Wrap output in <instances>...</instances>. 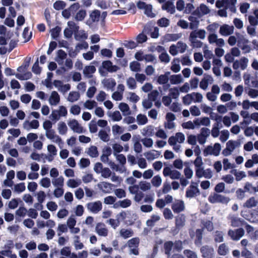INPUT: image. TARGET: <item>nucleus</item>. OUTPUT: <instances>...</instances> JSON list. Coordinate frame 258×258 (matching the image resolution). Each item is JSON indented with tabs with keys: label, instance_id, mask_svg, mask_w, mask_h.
Here are the masks:
<instances>
[{
	"label": "nucleus",
	"instance_id": "f257e3e1",
	"mask_svg": "<svg viewBox=\"0 0 258 258\" xmlns=\"http://www.w3.org/2000/svg\"><path fill=\"white\" fill-rule=\"evenodd\" d=\"M184 135L180 132L177 133L174 136L169 138L168 142L169 145L172 147L173 150L176 152H181V144L185 141Z\"/></svg>",
	"mask_w": 258,
	"mask_h": 258
},
{
	"label": "nucleus",
	"instance_id": "f03ea898",
	"mask_svg": "<svg viewBox=\"0 0 258 258\" xmlns=\"http://www.w3.org/2000/svg\"><path fill=\"white\" fill-rule=\"evenodd\" d=\"M107 16L106 12H103L101 15L100 12L98 10H94L91 12L89 15V18L86 24L91 27L93 23L98 22L100 19L103 21Z\"/></svg>",
	"mask_w": 258,
	"mask_h": 258
},
{
	"label": "nucleus",
	"instance_id": "7ed1b4c3",
	"mask_svg": "<svg viewBox=\"0 0 258 258\" xmlns=\"http://www.w3.org/2000/svg\"><path fill=\"white\" fill-rule=\"evenodd\" d=\"M68 114V111L64 106H59L57 109L53 110L49 116V118L53 121L58 120L61 117H66Z\"/></svg>",
	"mask_w": 258,
	"mask_h": 258
},
{
	"label": "nucleus",
	"instance_id": "20e7f679",
	"mask_svg": "<svg viewBox=\"0 0 258 258\" xmlns=\"http://www.w3.org/2000/svg\"><path fill=\"white\" fill-rule=\"evenodd\" d=\"M240 142L238 141L229 140L226 145V148L222 151V154L225 156L230 155L235 149L240 147Z\"/></svg>",
	"mask_w": 258,
	"mask_h": 258
},
{
	"label": "nucleus",
	"instance_id": "39448f33",
	"mask_svg": "<svg viewBox=\"0 0 258 258\" xmlns=\"http://www.w3.org/2000/svg\"><path fill=\"white\" fill-rule=\"evenodd\" d=\"M230 200L229 198L217 193L211 195L208 197V201L212 204L221 203L223 204H227Z\"/></svg>",
	"mask_w": 258,
	"mask_h": 258
},
{
	"label": "nucleus",
	"instance_id": "423d86ee",
	"mask_svg": "<svg viewBox=\"0 0 258 258\" xmlns=\"http://www.w3.org/2000/svg\"><path fill=\"white\" fill-rule=\"evenodd\" d=\"M221 149V145L219 143H215L213 146H208L203 151V155L205 157L209 155H214L217 156L219 155Z\"/></svg>",
	"mask_w": 258,
	"mask_h": 258
},
{
	"label": "nucleus",
	"instance_id": "0eeeda50",
	"mask_svg": "<svg viewBox=\"0 0 258 258\" xmlns=\"http://www.w3.org/2000/svg\"><path fill=\"white\" fill-rule=\"evenodd\" d=\"M200 195L198 184L193 181L191 182L190 186L186 189L185 196L188 198H192Z\"/></svg>",
	"mask_w": 258,
	"mask_h": 258
},
{
	"label": "nucleus",
	"instance_id": "6e6552de",
	"mask_svg": "<svg viewBox=\"0 0 258 258\" xmlns=\"http://www.w3.org/2000/svg\"><path fill=\"white\" fill-rule=\"evenodd\" d=\"M76 223L77 221L74 215L70 216L67 219V226L72 234H78L80 231V229L79 227H75Z\"/></svg>",
	"mask_w": 258,
	"mask_h": 258
},
{
	"label": "nucleus",
	"instance_id": "1a4fd4ad",
	"mask_svg": "<svg viewBox=\"0 0 258 258\" xmlns=\"http://www.w3.org/2000/svg\"><path fill=\"white\" fill-rule=\"evenodd\" d=\"M45 136L48 139L57 144L60 148L62 147L63 143L62 139L55 133L53 130L45 133Z\"/></svg>",
	"mask_w": 258,
	"mask_h": 258
},
{
	"label": "nucleus",
	"instance_id": "9d476101",
	"mask_svg": "<svg viewBox=\"0 0 258 258\" xmlns=\"http://www.w3.org/2000/svg\"><path fill=\"white\" fill-rule=\"evenodd\" d=\"M68 124L70 128L75 133L81 134L85 132L83 126L75 119H70L68 121Z\"/></svg>",
	"mask_w": 258,
	"mask_h": 258
},
{
	"label": "nucleus",
	"instance_id": "9b49d317",
	"mask_svg": "<svg viewBox=\"0 0 258 258\" xmlns=\"http://www.w3.org/2000/svg\"><path fill=\"white\" fill-rule=\"evenodd\" d=\"M196 176L200 178L204 177L207 179H210L213 176L212 170L210 168L204 169V167L196 171Z\"/></svg>",
	"mask_w": 258,
	"mask_h": 258
},
{
	"label": "nucleus",
	"instance_id": "f8f14e48",
	"mask_svg": "<svg viewBox=\"0 0 258 258\" xmlns=\"http://www.w3.org/2000/svg\"><path fill=\"white\" fill-rule=\"evenodd\" d=\"M137 7L140 9H144V13L148 16L151 18H153L155 16V14L152 12V6L151 5H147L145 3L143 2H139L137 4Z\"/></svg>",
	"mask_w": 258,
	"mask_h": 258
},
{
	"label": "nucleus",
	"instance_id": "ddd939ff",
	"mask_svg": "<svg viewBox=\"0 0 258 258\" xmlns=\"http://www.w3.org/2000/svg\"><path fill=\"white\" fill-rule=\"evenodd\" d=\"M95 231L100 236L107 237L108 235V229L103 223H98L96 225Z\"/></svg>",
	"mask_w": 258,
	"mask_h": 258
},
{
	"label": "nucleus",
	"instance_id": "4468645a",
	"mask_svg": "<svg viewBox=\"0 0 258 258\" xmlns=\"http://www.w3.org/2000/svg\"><path fill=\"white\" fill-rule=\"evenodd\" d=\"M127 244L130 248V253L138 255L139 252L137 247L139 244V239L138 238H133L128 241Z\"/></svg>",
	"mask_w": 258,
	"mask_h": 258
},
{
	"label": "nucleus",
	"instance_id": "2eb2a0df",
	"mask_svg": "<svg viewBox=\"0 0 258 258\" xmlns=\"http://www.w3.org/2000/svg\"><path fill=\"white\" fill-rule=\"evenodd\" d=\"M244 234V231L242 228H239L234 230H229L228 233V235L233 240H239Z\"/></svg>",
	"mask_w": 258,
	"mask_h": 258
},
{
	"label": "nucleus",
	"instance_id": "dca6fc26",
	"mask_svg": "<svg viewBox=\"0 0 258 258\" xmlns=\"http://www.w3.org/2000/svg\"><path fill=\"white\" fill-rule=\"evenodd\" d=\"M102 207V203L100 201L90 202L87 205L88 210L93 213H97L101 211Z\"/></svg>",
	"mask_w": 258,
	"mask_h": 258
},
{
	"label": "nucleus",
	"instance_id": "f3484780",
	"mask_svg": "<svg viewBox=\"0 0 258 258\" xmlns=\"http://www.w3.org/2000/svg\"><path fill=\"white\" fill-rule=\"evenodd\" d=\"M234 29V28L233 26L223 24L220 27L219 33L222 36H227L233 33Z\"/></svg>",
	"mask_w": 258,
	"mask_h": 258
},
{
	"label": "nucleus",
	"instance_id": "a211bd4d",
	"mask_svg": "<svg viewBox=\"0 0 258 258\" xmlns=\"http://www.w3.org/2000/svg\"><path fill=\"white\" fill-rule=\"evenodd\" d=\"M205 37L206 31L204 30L200 29L198 31H192L190 34L189 39L190 42H194L197 38L204 39Z\"/></svg>",
	"mask_w": 258,
	"mask_h": 258
},
{
	"label": "nucleus",
	"instance_id": "6ab92c4d",
	"mask_svg": "<svg viewBox=\"0 0 258 258\" xmlns=\"http://www.w3.org/2000/svg\"><path fill=\"white\" fill-rule=\"evenodd\" d=\"M214 82L213 77L209 75L205 74L200 83V87L201 89L205 90L208 88L209 84H212Z\"/></svg>",
	"mask_w": 258,
	"mask_h": 258
},
{
	"label": "nucleus",
	"instance_id": "aec40b11",
	"mask_svg": "<svg viewBox=\"0 0 258 258\" xmlns=\"http://www.w3.org/2000/svg\"><path fill=\"white\" fill-rule=\"evenodd\" d=\"M53 84L59 92L63 93H65L71 89V86L69 84H63L62 82L59 80H54Z\"/></svg>",
	"mask_w": 258,
	"mask_h": 258
},
{
	"label": "nucleus",
	"instance_id": "412c9836",
	"mask_svg": "<svg viewBox=\"0 0 258 258\" xmlns=\"http://www.w3.org/2000/svg\"><path fill=\"white\" fill-rule=\"evenodd\" d=\"M39 126V122L37 120H32L31 121L25 120L23 124V128L27 131L31 129H37Z\"/></svg>",
	"mask_w": 258,
	"mask_h": 258
},
{
	"label": "nucleus",
	"instance_id": "4be33fe9",
	"mask_svg": "<svg viewBox=\"0 0 258 258\" xmlns=\"http://www.w3.org/2000/svg\"><path fill=\"white\" fill-rule=\"evenodd\" d=\"M248 59L245 57L242 58L240 60H236L233 64V68L235 70L240 68L241 70H244L247 66Z\"/></svg>",
	"mask_w": 258,
	"mask_h": 258
},
{
	"label": "nucleus",
	"instance_id": "5701e85b",
	"mask_svg": "<svg viewBox=\"0 0 258 258\" xmlns=\"http://www.w3.org/2000/svg\"><path fill=\"white\" fill-rule=\"evenodd\" d=\"M60 101V96L58 93L55 91H52L48 99V102L50 105L56 106Z\"/></svg>",
	"mask_w": 258,
	"mask_h": 258
},
{
	"label": "nucleus",
	"instance_id": "b1692460",
	"mask_svg": "<svg viewBox=\"0 0 258 258\" xmlns=\"http://www.w3.org/2000/svg\"><path fill=\"white\" fill-rule=\"evenodd\" d=\"M100 190L105 193H109L112 189L113 185L109 182L103 181L97 184Z\"/></svg>",
	"mask_w": 258,
	"mask_h": 258
},
{
	"label": "nucleus",
	"instance_id": "393cba45",
	"mask_svg": "<svg viewBox=\"0 0 258 258\" xmlns=\"http://www.w3.org/2000/svg\"><path fill=\"white\" fill-rule=\"evenodd\" d=\"M203 256L205 258H213L214 249L208 246H203L201 249Z\"/></svg>",
	"mask_w": 258,
	"mask_h": 258
},
{
	"label": "nucleus",
	"instance_id": "a878e982",
	"mask_svg": "<svg viewBox=\"0 0 258 258\" xmlns=\"http://www.w3.org/2000/svg\"><path fill=\"white\" fill-rule=\"evenodd\" d=\"M195 124L196 126L199 127L201 126H210L211 121L210 119L207 117H204L196 118L195 120Z\"/></svg>",
	"mask_w": 258,
	"mask_h": 258
},
{
	"label": "nucleus",
	"instance_id": "bb28decb",
	"mask_svg": "<svg viewBox=\"0 0 258 258\" xmlns=\"http://www.w3.org/2000/svg\"><path fill=\"white\" fill-rule=\"evenodd\" d=\"M144 156L149 161H152L158 158L160 156V152L152 150L144 153Z\"/></svg>",
	"mask_w": 258,
	"mask_h": 258
},
{
	"label": "nucleus",
	"instance_id": "cd10ccee",
	"mask_svg": "<svg viewBox=\"0 0 258 258\" xmlns=\"http://www.w3.org/2000/svg\"><path fill=\"white\" fill-rule=\"evenodd\" d=\"M172 209L174 213H179L184 209V202L181 200L175 201L172 206Z\"/></svg>",
	"mask_w": 258,
	"mask_h": 258
},
{
	"label": "nucleus",
	"instance_id": "c85d7f7f",
	"mask_svg": "<svg viewBox=\"0 0 258 258\" xmlns=\"http://www.w3.org/2000/svg\"><path fill=\"white\" fill-rule=\"evenodd\" d=\"M67 57V53L62 50H59L57 52L55 57V61L59 66H62L64 63V60Z\"/></svg>",
	"mask_w": 258,
	"mask_h": 258
},
{
	"label": "nucleus",
	"instance_id": "c756f323",
	"mask_svg": "<svg viewBox=\"0 0 258 258\" xmlns=\"http://www.w3.org/2000/svg\"><path fill=\"white\" fill-rule=\"evenodd\" d=\"M141 134L144 136H153L155 134L154 126L152 125L146 126L141 130Z\"/></svg>",
	"mask_w": 258,
	"mask_h": 258
},
{
	"label": "nucleus",
	"instance_id": "7c9ffc66",
	"mask_svg": "<svg viewBox=\"0 0 258 258\" xmlns=\"http://www.w3.org/2000/svg\"><path fill=\"white\" fill-rule=\"evenodd\" d=\"M81 183V180L79 178H69L66 182L67 185L72 188L79 186Z\"/></svg>",
	"mask_w": 258,
	"mask_h": 258
},
{
	"label": "nucleus",
	"instance_id": "2f4dec72",
	"mask_svg": "<svg viewBox=\"0 0 258 258\" xmlns=\"http://www.w3.org/2000/svg\"><path fill=\"white\" fill-rule=\"evenodd\" d=\"M108 116L113 121H119L122 119V115L119 111H114L113 112H108Z\"/></svg>",
	"mask_w": 258,
	"mask_h": 258
},
{
	"label": "nucleus",
	"instance_id": "473e14b6",
	"mask_svg": "<svg viewBox=\"0 0 258 258\" xmlns=\"http://www.w3.org/2000/svg\"><path fill=\"white\" fill-rule=\"evenodd\" d=\"M169 81L172 85H178L183 82V79L181 75H173L170 76Z\"/></svg>",
	"mask_w": 258,
	"mask_h": 258
},
{
	"label": "nucleus",
	"instance_id": "72a5a7b5",
	"mask_svg": "<svg viewBox=\"0 0 258 258\" xmlns=\"http://www.w3.org/2000/svg\"><path fill=\"white\" fill-rule=\"evenodd\" d=\"M102 67L109 72H114L117 71L118 68L116 66H113L110 61H104L102 62Z\"/></svg>",
	"mask_w": 258,
	"mask_h": 258
},
{
	"label": "nucleus",
	"instance_id": "f704fd0d",
	"mask_svg": "<svg viewBox=\"0 0 258 258\" xmlns=\"http://www.w3.org/2000/svg\"><path fill=\"white\" fill-rule=\"evenodd\" d=\"M102 83L105 87L109 90H112L116 85L115 80L112 78L104 79Z\"/></svg>",
	"mask_w": 258,
	"mask_h": 258
},
{
	"label": "nucleus",
	"instance_id": "c9c22d12",
	"mask_svg": "<svg viewBox=\"0 0 258 258\" xmlns=\"http://www.w3.org/2000/svg\"><path fill=\"white\" fill-rule=\"evenodd\" d=\"M95 71V67L94 66L89 65L86 66L84 68L83 70V74L86 77L90 78Z\"/></svg>",
	"mask_w": 258,
	"mask_h": 258
},
{
	"label": "nucleus",
	"instance_id": "e433bc0d",
	"mask_svg": "<svg viewBox=\"0 0 258 258\" xmlns=\"http://www.w3.org/2000/svg\"><path fill=\"white\" fill-rule=\"evenodd\" d=\"M180 60L179 58H174L171 62V70L174 73H178L180 71Z\"/></svg>",
	"mask_w": 258,
	"mask_h": 258
},
{
	"label": "nucleus",
	"instance_id": "4c0bfd02",
	"mask_svg": "<svg viewBox=\"0 0 258 258\" xmlns=\"http://www.w3.org/2000/svg\"><path fill=\"white\" fill-rule=\"evenodd\" d=\"M64 179L63 176H59L55 178H52V183L54 187H63Z\"/></svg>",
	"mask_w": 258,
	"mask_h": 258
},
{
	"label": "nucleus",
	"instance_id": "58836bf2",
	"mask_svg": "<svg viewBox=\"0 0 258 258\" xmlns=\"http://www.w3.org/2000/svg\"><path fill=\"white\" fill-rule=\"evenodd\" d=\"M57 131L61 135H66L68 131L66 123L63 121H60L57 124Z\"/></svg>",
	"mask_w": 258,
	"mask_h": 258
},
{
	"label": "nucleus",
	"instance_id": "ea45409f",
	"mask_svg": "<svg viewBox=\"0 0 258 258\" xmlns=\"http://www.w3.org/2000/svg\"><path fill=\"white\" fill-rule=\"evenodd\" d=\"M118 108L122 112L123 115H128L131 114L129 106L125 103H120L118 105Z\"/></svg>",
	"mask_w": 258,
	"mask_h": 258
},
{
	"label": "nucleus",
	"instance_id": "a19ab883",
	"mask_svg": "<svg viewBox=\"0 0 258 258\" xmlns=\"http://www.w3.org/2000/svg\"><path fill=\"white\" fill-rule=\"evenodd\" d=\"M119 234L120 236L124 239L132 237L134 232L131 229L122 228L119 231Z\"/></svg>",
	"mask_w": 258,
	"mask_h": 258
},
{
	"label": "nucleus",
	"instance_id": "79ce46f5",
	"mask_svg": "<svg viewBox=\"0 0 258 258\" xmlns=\"http://www.w3.org/2000/svg\"><path fill=\"white\" fill-rule=\"evenodd\" d=\"M80 98V94L76 91L70 92L68 95L67 100L71 102H74Z\"/></svg>",
	"mask_w": 258,
	"mask_h": 258
},
{
	"label": "nucleus",
	"instance_id": "37998d69",
	"mask_svg": "<svg viewBox=\"0 0 258 258\" xmlns=\"http://www.w3.org/2000/svg\"><path fill=\"white\" fill-rule=\"evenodd\" d=\"M98 137L102 141L108 142L110 140L109 133L105 130H101L98 133Z\"/></svg>",
	"mask_w": 258,
	"mask_h": 258
},
{
	"label": "nucleus",
	"instance_id": "c03bdc74",
	"mask_svg": "<svg viewBox=\"0 0 258 258\" xmlns=\"http://www.w3.org/2000/svg\"><path fill=\"white\" fill-rule=\"evenodd\" d=\"M109 165L112 169L116 171H118L120 173H124L126 170L124 166L121 165V166H119L118 165L115 164L114 162H111Z\"/></svg>",
	"mask_w": 258,
	"mask_h": 258
},
{
	"label": "nucleus",
	"instance_id": "a18cd8bd",
	"mask_svg": "<svg viewBox=\"0 0 258 258\" xmlns=\"http://www.w3.org/2000/svg\"><path fill=\"white\" fill-rule=\"evenodd\" d=\"M123 131V127L117 124H114L112 126V132L114 137L121 135Z\"/></svg>",
	"mask_w": 258,
	"mask_h": 258
},
{
	"label": "nucleus",
	"instance_id": "49530a36",
	"mask_svg": "<svg viewBox=\"0 0 258 258\" xmlns=\"http://www.w3.org/2000/svg\"><path fill=\"white\" fill-rule=\"evenodd\" d=\"M249 21L251 25L256 26L258 22V12L255 10L252 15L249 16Z\"/></svg>",
	"mask_w": 258,
	"mask_h": 258
},
{
	"label": "nucleus",
	"instance_id": "de8ad7c7",
	"mask_svg": "<svg viewBox=\"0 0 258 258\" xmlns=\"http://www.w3.org/2000/svg\"><path fill=\"white\" fill-rule=\"evenodd\" d=\"M170 75V72H167L164 75H161L159 76L157 79V82L160 84H164L167 83L169 79V75Z\"/></svg>",
	"mask_w": 258,
	"mask_h": 258
},
{
	"label": "nucleus",
	"instance_id": "09e8293b",
	"mask_svg": "<svg viewBox=\"0 0 258 258\" xmlns=\"http://www.w3.org/2000/svg\"><path fill=\"white\" fill-rule=\"evenodd\" d=\"M192 102L194 103H201L203 99V96L202 94L198 92H193L191 93Z\"/></svg>",
	"mask_w": 258,
	"mask_h": 258
},
{
	"label": "nucleus",
	"instance_id": "8fccbe9b",
	"mask_svg": "<svg viewBox=\"0 0 258 258\" xmlns=\"http://www.w3.org/2000/svg\"><path fill=\"white\" fill-rule=\"evenodd\" d=\"M194 164L195 167V171L203 168L204 162L203 161L202 157H197L194 162Z\"/></svg>",
	"mask_w": 258,
	"mask_h": 258
},
{
	"label": "nucleus",
	"instance_id": "3c124183",
	"mask_svg": "<svg viewBox=\"0 0 258 258\" xmlns=\"http://www.w3.org/2000/svg\"><path fill=\"white\" fill-rule=\"evenodd\" d=\"M185 217L183 215H178L176 218V226L179 228L183 227L185 223Z\"/></svg>",
	"mask_w": 258,
	"mask_h": 258
},
{
	"label": "nucleus",
	"instance_id": "603ef678",
	"mask_svg": "<svg viewBox=\"0 0 258 258\" xmlns=\"http://www.w3.org/2000/svg\"><path fill=\"white\" fill-rule=\"evenodd\" d=\"M162 182V179L160 175H156L151 180L152 185L156 187H159Z\"/></svg>",
	"mask_w": 258,
	"mask_h": 258
},
{
	"label": "nucleus",
	"instance_id": "864d4df0",
	"mask_svg": "<svg viewBox=\"0 0 258 258\" xmlns=\"http://www.w3.org/2000/svg\"><path fill=\"white\" fill-rule=\"evenodd\" d=\"M139 187L144 191L150 190L151 188L150 183L146 181H140L139 183Z\"/></svg>",
	"mask_w": 258,
	"mask_h": 258
},
{
	"label": "nucleus",
	"instance_id": "5fc2aeb1",
	"mask_svg": "<svg viewBox=\"0 0 258 258\" xmlns=\"http://www.w3.org/2000/svg\"><path fill=\"white\" fill-rule=\"evenodd\" d=\"M148 120L145 115L139 114L137 116V121L139 125H144L148 122Z\"/></svg>",
	"mask_w": 258,
	"mask_h": 258
},
{
	"label": "nucleus",
	"instance_id": "6e6d98bb",
	"mask_svg": "<svg viewBox=\"0 0 258 258\" xmlns=\"http://www.w3.org/2000/svg\"><path fill=\"white\" fill-rule=\"evenodd\" d=\"M188 20L190 22L189 24L190 29H195L198 27L199 22L197 18L190 16L188 18Z\"/></svg>",
	"mask_w": 258,
	"mask_h": 258
},
{
	"label": "nucleus",
	"instance_id": "4d7b16f0",
	"mask_svg": "<svg viewBox=\"0 0 258 258\" xmlns=\"http://www.w3.org/2000/svg\"><path fill=\"white\" fill-rule=\"evenodd\" d=\"M80 237L79 236H75L73 237L74 244L75 248L76 250H80L84 247V244L80 242Z\"/></svg>",
	"mask_w": 258,
	"mask_h": 258
},
{
	"label": "nucleus",
	"instance_id": "13d9d810",
	"mask_svg": "<svg viewBox=\"0 0 258 258\" xmlns=\"http://www.w3.org/2000/svg\"><path fill=\"white\" fill-rule=\"evenodd\" d=\"M87 154L91 157L94 158L98 156L97 148L96 146H92L88 148Z\"/></svg>",
	"mask_w": 258,
	"mask_h": 258
},
{
	"label": "nucleus",
	"instance_id": "bf43d9fd",
	"mask_svg": "<svg viewBox=\"0 0 258 258\" xmlns=\"http://www.w3.org/2000/svg\"><path fill=\"white\" fill-rule=\"evenodd\" d=\"M97 105V102L94 100H88L84 103V106L86 109L91 110Z\"/></svg>",
	"mask_w": 258,
	"mask_h": 258
},
{
	"label": "nucleus",
	"instance_id": "052dcab7",
	"mask_svg": "<svg viewBox=\"0 0 258 258\" xmlns=\"http://www.w3.org/2000/svg\"><path fill=\"white\" fill-rule=\"evenodd\" d=\"M26 189L25 184L23 182L17 183L14 186V190L15 192L20 194L25 191Z\"/></svg>",
	"mask_w": 258,
	"mask_h": 258
},
{
	"label": "nucleus",
	"instance_id": "680f3d73",
	"mask_svg": "<svg viewBox=\"0 0 258 258\" xmlns=\"http://www.w3.org/2000/svg\"><path fill=\"white\" fill-rule=\"evenodd\" d=\"M82 181L85 183H88L94 181L96 182V180L94 179L93 174L91 173H86L82 178Z\"/></svg>",
	"mask_w": 258,
	"mask_h": 258
},
{
	"label": "nucleus",
	"instance_id": "e2e57ef3",
	"mask_svg": "<svg viewBox=\"0 0 258 258\" xmlns=\"http://www.w3.org/2000/svg\"><path fill=\"white\" fill-rule=\"evenodd\" d=\"M220 123L218 122L214 124L211 131L212 136L214 138H217L219 135V128Z\"/></svg>",
	"mask_w": 258,
	"mask_h": 258
},
{
	"label": "nucleus",
	"instance_id": "0e129e2a",
	"mask_svg": "<svg viewBox=\"0 0 258 258\" xmlns=\"http://www.w3.org/2000/svg\"><path fill=\"white\" fill-rule=\"evenodd\" d=\"M141 142L145 147L148 148H152L154 143L153 139L150 138H144L141 140Z\"/></svg>",
	"mask_w": 258,
	"mask_h": 258
},
{
	"label": "nucleus",
	"instance_id": "69168bd1",
	"mask_svg": "<svg viewBox=\"0 0 258 258\" xmlns=\"http://www.w3.org/2000/svg\"><path fill=\"white\" fill-rule=\"evenodd\" d=\"M258 163V157L256 155H254L252 157L251 159H249L248 161H246V162L245 164V166L247 168H250L251 167L253 164H256Z\"/></svg>",
	"mask_w": 258,
	"mask_h": 258
},
{
	"label": "nucleus",
	"instance_id": "338daca9",
	"mask_svg": "<svg viewBox=\"0 0 258 258\" xmlns=\"http://www.w3.org/2000/svg\"><path fill=\"white\" fill-rule=\"evenodd\" d=\"M257 204V200L254 198H251L245 203L244 206L250 208L255 207Z\"/></svg>",
	"mask_w": 258,
	"mask_h": 258
},
{
	"label": "nucleus",
	"instance_id": "774afa93",
	"mask_svg": "<svg viewBox=\"0 0 258 258\" xmlns=\"http://www.w3.org/2000/svg\"><path fill=\"white\" fill-rule=\"evenodd\" d=\"M53 194L56 198H59L62 196L64 194V189L63 187H54Z\"/></svg>",
	"mask_w": 258,
	"mask_h": 258
}]
</instances>
